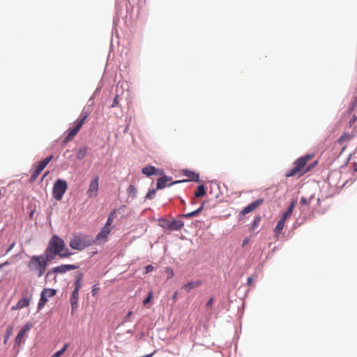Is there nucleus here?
I'll return each instance as SVG.
<instances>
[{
	"label": "nucleus",
	"instance_id": "f257e3e1",
	"mask_svg": "<svg viewBox=\"0 0 357 357\" xmlns=\"http://www.w3.org/2000/svg\"><path fill=\"white\" fill-rule=\"evenodd\" d=\"M44 255L46 256V260L52 261L56 255L60 258H67L72 255V252L66 247L64 241L62 238L56 235H54L49 241Z\"/></svg>",
	"mask_w": 357,
	"mask_h": 357
},
{
	"label": "nucleus",
	"instance_id": "f03ea898",
	"mask_svg": "<svg viewBox=\"0 0 357 357\" xmlns=\"http://www.w3.org/2000/svg\"><path fill=\"white\" fill-rule=\"evenodd\" d=\"M314 154H307L300 157L294 161V167L286 172L285 176L287 177H301L317 165V160L314 161L310 165H307L309 161L314 158Z\"/></svg>",
	"mask_w": 357,
	"mask_h": 357
},
{
	"label": "nucleus",
	"instance_id": "7ed1b4c3",
	"mask_svg": "<svg viewBox=\"0 0 357 357\" xmlns=\"http://www.w3.org/2000/svg\"><path fill=\"white\" fill-rule=\"evenodd\" d=\"M50 260H46V256L33 255L31 257L27 267L30 272L36 275L38 278H40L45 272L47 264Z\"/></svg>",
	"mask_w": 357,
	"mask_h": 357
},
{
	"label": "nucleus",
	"instance_id": "20e7f679",
	"mask_svg": "<svg viewBox=\"0 0 357 357\" xmlns=\"http://www.w3.org/2000/svg\"><path fill=\"white\" fill-rule=\"evenodd\" d=\"M88 116L89 112L86 111H82L80 115V118L75 121V126L68 130V135L63 141L64 144L68 143L74 138V137L78 133V132L82 128Z\"/></svg>",
	"mask_w": 357,
	"mask_h": 357
},
{
	"label": "nucleus",
	"instance_id": "39448f33",
	"mask_svg": "<svg viewBox=\"0 0 357 357\" xmlns=\"http://www.w3.org/2000/svg\"><path fill=\"white\" fill-rule=\"evenodd\" d=\"M93 244L92 238L86 236L75 235L70 238L69 245L71 248L77 250H82L85 248Z\"/></svg>",
	"mask_w": 357,
	"mask_h": 357
},
{
	"label": "nucleus",
	"instance_id": "423d86ee",
	"mask_svg": "<svg viewBox=\"0 0 357 357\" xmlns=\"http://www.w3.org/2000/svg\"><path fill=\"white\" fill-rule=\"evenodd\" d=\"M68 188L67 182L61 178L57 179L53 186L52 195L54 199L60 201Z\"/></svg>",
	"mask_w": 357,
	"mask_h": 357
},
{
	"label": "nucleus",
	"instance_id": "0eeeda50",
	"mask_svg": "<svg viewBox=\"0 0 357 357\" xmlns=\"http://www.w3.org/2000/svg\"><path fill=\"white\" fill-rule=\"evenodd\" d=\"M32 298V294L29 289L22 292V298L18 301L16 305L12 306L11 310H17L28 307Z\"/></svg>",
	"mask_w": 357,
	"mask_h": 357
},
{
	"label": "nucleus",
	"instance_id": "6e6552de",
	"mask_svg": "<svg viewBox=\"0 0 357 357\" xmlns=\"http://www.w3.org/2000/svg\"><path fill=\"white\" fill-rule=\"evenodd\" d=\"M78 266L74 264H62L50 269L46 274V278L51 276L52 274L65 273L67 271L77 269Z\"/></svg>",
	"mask_w": 357,
	"mask_h": 357
},
{
	"label": "nucleus",
	"instance_id": "1a4fd4ad",
	"mask_svg": "<svg viewBox=\"0 0 357 357\" xmlns=\"http://www.w3.org/2000/svg\"><path fill=\"white\" fill-rule=\"evenodd\" d=\"M99 188V177L96 176L89 183L86 195L89 198L96 197L98 195Z\"/></svg>",
	"mask_w": 357,
	"mask_h": 357
},
{
	"label": "nucleus",
	"instance_id": "9d476101",
	"mask_svg": "<svg viewBox=\"0 0 357 357\" xmlns=\"http://www.w3.org/2000/svg\"><path fill=\"white\" fill-rule=\"evenodd\" d=\"M56 294V290L54 289H45L40 295V298L38 304V309L41 310L47 302L48 297H52Z\"/></svg>",
	"mask_w": 357,
	"mask_h": 357
},
{
	"label": "nucleus",
	"instance_id": "9b49d317",
	"mask_svg": "<svg viewBox=\"0 0 357 357\" xmlns=\"http://www.w3.org/2000/svg\"><path fill=\"white\" fill-rule=\"evenodd\" d=\"M31 325L29 323L26 324L17 333L15 339V347H20L23 342L26 333L31 329Z\"/></svg>",
	"mask_w": 357,
	"mask_h": 357
},
{
	"label": "nucleus",
	"instance_id": "f8f14e48",
	"mask_svg": "<svg viewBox=\"0 0 357 357\" xmlns=\"http://www.w3.org/2000/svg\"><path fill=\"white\" fill-rule=\"evenodd\" d=\"M112 229L103 227L100 231L96 236L94 239H92L93 244H100L105 243L108 238L109 234L111 233Z\"/></svg>",
	"mask_w": 357,
	"mask_h": 357
},
{
	"label": "nucleus",
	"instance_id": "ddd939ff",
	"mask_svg": "<svg viewBox=\"0 0 357 357\" xmlns=\"http://www.w3.org/2000/svg\"><path fill=\"white\" fill-rule=\"evenodd\" d=\"M264 202L263 199H258L256 201L252 202L246 207H245L240 213L241 216H244L246 214L255 211L258 206H259Z\"/></svg>",
	"mask_w": 357,
	"mask_h": 357
},
{
	"label": "nucleus",
	"instance_id": "4468645a",
	"mask_svg": "<svg viewBox=\"0 0 357 357\" xmlns=\"http://www.w3.org/2000/svg\"><path fill=\"white\" fill-rule=\"evenodd\" d=\"M183 225L184 224L181 220H173L167 222L166 225H162V227L169 230L178 231L181 229Z\"/></svg>",
	"mask_w": 357,
	"mask_h": 357
},
{
	"label": "nucleus",
	"instance_id": "2eb2a0df",
	"mask_svg": "<svg viewBox=\"0 0 357 357\" xmlns=\"http://www.w3.org/2000/svg\"><path fill=\"white\" fill-rule=\"evenodd\" d=\"M79 291L74 289L70 296V301L71 304L72 312L77 310L78 307Z\"/></svg>",
	"mask_w": 357,
	"mask_h": 357
},
{
	"label": "nucleus",
	"instance_id": "dca6fc26",
	"mask_svg": "<svg viewBox=\"0 0 357 357\" xmlns=\"http://www.w3.org/2000/svg\"><path fill=\"white\" fill-rule=\"evenodd\" d=\"M54 156L52 155L47 157L44 160L36 163L34 165L35 169L38 171L42 172V171L45 168V167L49 164V162L53 159Z\"/></svg>",
	"mask_w": 357,
	"mask_h": 357
},
{
	"label": "nucleus",
	"instance_id": "f3484780",
	"mask_svg": "<svg viewBox=\"0 0 357 357\" xmlns=\"http://www.w3.org/2000/svg\"><path fill=\"white\" fill-rule=\"evenodd\" d=\"M202 284V281L199 280L189 282L182 287V289H183L185 292L188 293L192 289H196L199 287Z\"/></svg>",
	"mask_w": 357,
	"mask_h": 357
},
{
	"label": "nucleus",
	"instance_id": "a211bd4d",
	"mask_svg": "<svg viewBox=\"0 0 357 357\" xmlns=\"http://www.w3.org/2000/svg\"><path fill=\"white\" fill-rule=\"evenodd\" d=\"M170 181L171 178L166 176L159 178L157 181V189H162L165 188L166 183Z\"/></svg>",
	"mask_w": 357,
	"mask_h": 357
},
{
	"label": "nucleus",
	"instance_id": "6ab92c4d",
	"mask_svg": "<svg viewBox=\"0 0 357 357\" xmlns=\"http://www.w3.org/2000/svg\"><path fill=\"white\" fill-rule=\"evenodd\" d=\"M296 202V201H294L290 204L287 211L283 214V215L282 217V218L283 220H287L288 218H289L291 216L293 210L295 207Z\"/></svg>",
	"mask_w": 357,
	"mask_h": 357
},
{
	"label": "nucleus",
	"instance_id": "aec40b11",
	"mask_svg": "<svg viewBox=\"0 0 357 357\" xmlns=\"http://www.w3.org/2000/svg\"><path fill=\"white\" fill-rule=\"evenodd\" d=\"M285 220H283L282 218H281L277 223L276 226H275V228L274 229L275 231V233L277 236H279L282 231L284 229V225H285Z\"/></svg>",
	"mask_w": 357,
	"mask_h": 357
},
{
	"label": "nucleus",
	"instance_id": "412c9836",
	"mask_svg": "<svg viewBox=\"0 0 357 357\" xmlns=\"http://www.w3.org/2000/svg\"><path fill=\"white\" fill-rule=\"evenodd\" d=\"M155 172H156L155 167L153 166H151V165L144 167L142 170V172L144 174L146 175L147 176H150L155 174Z\"/></svg>",
	"mask_w": 357,
	"mask_h": 357
},
{
	"label": "nucleus",
	"instance_id": "4be33fe9",
	"mask_svg": "<svg viewBox=\"0 0 357 357\" xmlns=\"http://www.w3.org/2000/svg\"><path fill=\"white\" fill-rule=\"evenodd\" d=\"M206 195V189L204 185H200L197 187V190L195 192V197L196 198L202 197Z\"/></svg>",
	"mask_w": 357,
	"mask_h": 357
},
{
	"label": "nucleus",
	"instance_id": "5701e85b",
	"mask_svg": "<svg viewBox=\"0 0 357 357\" xmlns=\"http://www.w3.org/2000/svg\"><path fill=\"white\" fill-rule=\"evenodd\" d=\"M13 331V326H8L6 328L5 335H4V340H3V344H6L9 338L12 335Z\"/></svg>",
	"mask_w": 357,
	"mask_h": 357
},
{
	"label": "nucleus",
	"instance_id": "b1692460",
	"mask_svg": "<svg viewBox=\"0 0 357 357\" xmlns=\"http://www.w3.org/2000/svg\"><path fill=\"white\" fill-rule=\"evenodd\" d=\"M83 275L82 273H79L77 277L75 278V288L74 289H77V291H79L82 287V280Z\"/></svg>",
	"mask_w": 357,
	"mask_h": 357
},
{
	"label": "nucleus",
	"instance_id": "393cba45",
	"mask_svg": "<svg viewBox=\"0 0 357 357\" xmlns=\"http://www.w3.org/2000/svg\"><path fill=\"white\" fill-rule=\"evenodd\" d=\"M185 176L190 178V180L192 181H199V174L196 172L187 171Z\"/></svg>",
	"mask_w": 357,
	"mask_h": 357
},
{
	"label": "nucleus",
	"instance_id": "a878e982",
	"mask_svg": "<svg viewBox=\"0 0 357 357\" xmlns=\"http://www.w3.org/2000/svg\"><path fill=\"white\" fill-rule=\"evenodd\" d=\"M127 191L129 197L132 198H135L137 197V190L135 185H130L128 188Z\"/></svg>",
	"mask_w": 357,
	"mask_h": 357
},
{
	"label": "nucleus",
	"instance_id": "bb28decb",
	"mask_svg": "<svg viewBox=\"0 0 357 357\" xmlns=\"http://www.w3.org/2000/svg\"><path fill=\"white\" fill-rule=\"evenodd\" d=\"M203 205H202L199 208L195 211H193L190 213L183 215V217L185 218H189L191 217L197 216L203 209Z\"/></svg>",
	"mask_w": 357,
	"mask_h": 357
},
{
	"label": "nucleus",
	"instance_id": "cd10ccee",
	"mask_svg": "<svg viewBox=\"0 0 357 357\" xmlns=\"http://www.w3.org/2000/svg\"><path fill=\"white\" fill-rule=\"evenodd\" d=\"M87 153V148L82 147L77 152V158L79 160H82L84 158Z\"/></svg>",
	"mask_w": 357,
	"mask_h": 357
},
{
	"label": "nucleus",
	"instance_id": "c85d7f7f",
	"mask_svg": "<svg viewBox=\"0 0 357 357\" xmlns=\"http://www.w3.org/2000/svg\"><path fill=\"white\" fill-rule=\"evenodd\" d=\"M69 347V344L68 343H66L63 347L61 348V349H60L59 351H57L56 353H54L51 357H60L62 354H63L65 353V351L67 350V349Z\"/></svg>",
	"mask_w": 357,
	"mask_h": 357
},
{
	"label": "nucleus",
	"instance_id": "c756f323",
	"mask_svg": "<svg viewBox=\"0 0 357 357\" xmlns=\"http://www.w3.org/2000/svg\"><path fill=\"white\" fill-rule=\"evenodd\" d=\"M114 219V212L111 213L109 215L107 222H106L105 225H104V227L112 229L111 225L112 224Z\"/></svg>",
	"mask_w": 357,
	"mask_h": 357
},
{
	"label": "nucleus",
	"instance_id": "7c9ffc66",
	"mask_svg": "<svg viewBox=\"0 0 357 357\" xmlns=\"http://www.w3.org/2000/svg\"><path fill=\"white\" fill-rule=\"evenodd\" d=\"M352 137L349 133H344L338 139V143L342 144L345 141H349Z\"/></svg>",
	"mask_w": 357,
	"mask_h": 357
},
{
	"label": "nucleus",
	"instance_id": "2f4dec72",
	"mask_svg": "<svg viewBox=\"0 0 357 357\" xmlns=\"http://www.w3.org/2000/svg\"><path fill=\"white\" fill-rule=\"evenodd\" d=\"M40 172L38 171L36 169H34V171L32 172L31 177H30V182L33 183L34 182L38 176L40 174Z\"/></svg>",
	"mask_w": 357,
	"mask_h": 357
},
{
	"label": "nucleus",
	"instance_id": "473e14b6",
	"mask_svg": "<svg viewBox=\"0 0 357 357\" xmlns=\"http://www.w3.org/2000/svg\"><path fill=\"white\" fill-rule=\"evenodd\" d=\"M312 198L313 196H311L309 200H307L305 197H302L300 203L302 206H309Z\"/></svg>",
	"mask_w": 357,
	"mask_h": 357
},
{
	"label": "nucleus",
	"instance_id": "72a5a7b5",
	"mask_svg": "<svg viewBox=\"0 0 357 357\" xmlns=\"http://www.w3.org/2000/svg\"><path fill=\"white\" fill-rule=\"evenodd\" d=\"M155 192L156 189L149 190L146 195V198L148 199H152L154 197Z\"/></svg>",
	"mask_w": 357,
	"mask_h": 357
},
{
	"label": "nucleus",
	"instance_id": "f704fd0d",
	"mask_svg": "<svg viewBox=\"0 0 357 357\" xmlns=\"http://www.w3.org/2000/svg\"><path fill=\"white\" fill-rule=\"evenodd\" d=\"M153 298V293L152 291H150L147 296V297L143 301V305H146L148 304L151 300Z\"/></svg>",
	"mask_w": 357,
	"mask_h": 357
},
{
	"label": "nucleus",
	"instance_id": "c9c22d12",
	"mask_svg": "<svg viewBox=\"0 0 357 357\" xmlns=\"http://www.w3.org/2000/svg\"><path fill=\"white\" fill-rule=\"evenodd\" d=\"M165 273H167L168 278H172L174 276V271L171 268H166Z\"/></svg>",
	"mask_w": 357,
	"mask_h": 357
},
{
	"label": "nucleus",
	"instance_id": "e433bc0d",
	"mask_svg": "<svg viewBox=\"0 0 357 357\" xmlns=\"http://www.w3.org/2000/svg\"><path fill=\"white\" fill-rule=\"evenodd\" d=\"M119 96L116 95L113 100V102L112 104V107H116L119 105Z\"/></svg>",
	"mask_w": 357,
	"mask_h": 357
},
{
	"label": "nucleus",
	"instance_id": "4c0bfd02",
	"mask_svg": "<svg viewBox=\"0 0 357 357\" xmlns=\"http://www.w3.org/2000/svg\"><path fill=\"white\" fill-rule=\"evenodd\" d=\"M99 290H100V288L97 285H93L92 287V295L93 296H97Z\"/></svg>",
	"mask_w": 357,
	"mask_h": 357
},
{
	"label": "nucleus",
	"instance_id": "58836bf2",
	"mask_svg": "<svg viewBox=\"0 0 357 357\" xmlns=\"http://www.w3.org/2000/svg\"><path fill=\"white\" fill-rule=\"evenodd\" d=\"M15 244H16V243H15V241H13V242L10 244V245L8 246V248L6 249L5 254L6 255V254L9 253V252L12 250V249L15 246Z\"/></svg>",
	"mask_w": 357,
	"mask_h": 357
},
{
	"label": "nucleus",
	"instance_id": "ea45409f",
	"mask_svg": "<svg viewBox=\"0 0 357 357\" xmlns=\"http://www.w3.org/2000/svg\"><path fill=\"white\" fill-rule=\"evenodd\" d=\"M153 266L152 265H148L145 268V273H149L153 270Z\"/></svg>",
	"mask_w": 357,
	"mask_h": 357
},
{
	"label": "nucleus",
	"instance_id": "a19ab883",
	"mask_svg": "<svg viewBox=\"0 0 357 357\" xmlns=\"http://www.w3.org/2000/svg\"><path fill=\"white\" fill-rule=\"evenodd\" d=\"M260 220H261V218L259 216L255 217L252 226L253 227L257 226L259 224V222H260Z\"/></svg>",
	"mask_w": 357,
	"mask_h": 357
},
{
	"label": "nucleus",
	"instance_id": "79ce46f5",
	"mask_svg": "<svg viewBox=\"0 0 357 357\" xmlns=\"http://www.w3.org/2000/svg\"><path fill=\"white\" fill-rule=\"evenodd\" d=\"M213 298H211L209 299V301L207 302L206 303V307H212V305H213Z\"/></svg>",
	"mask_w": 357,
	"mask_h": 357
},
{
	"label": "nucleus",
	"instance_id": "37998d69",
	"mask_svg": "<svg viewBox=\"0 0 357 357\" xmlns=\"http://www.w3.org/2000/svg\"><path fill=\"white\" fill-rule=\"evenodd\" d=\"M9 264H10V262H9V261H6V262H4V263H3V264H0V269H1L3 266H8V265H9Z\"/></svg>",
	"mask_w": 357,
	"mask_h": 357
},
{
	"label": "nucleus",
	"instance_id": "c03bdc74",
	"mask_svg": "<svg viewBox=\"0 0 357 357\" xmlns=\"http://www.w3.org/2000/svg\"><path fill=\"white\" fill-rule=\"evenodd\" d=\"M187 181H188V180L176 181L172 182L170 185H174V184H176V183H182V182H187Z\"/></svg>",
	"mask_w": 357,
	"mask_h": 357
},
{
	"label": "nucleus",
	"instance_id": "a18cd8bd",
	"mask_svg": "<svg viewBox=\"0 0 357 357\" xmlns=\"http://www.w3.org/2000/svg\"><path fill=\"white\" fill-rule=\"evenodd\" d=\"M172 299L174 300V301H176V299H177V292H174V294H173L172 296Z\"/></svg>",
	"mask_w": 357,
	"mask_h": 357
},
{
	"label": "nucleus",
	"instance_id": "49530a36",
	"mask_svg": "<svg viewBox=\"0 0 357 357\" xmlns=\"http://www.w3.org/2000/svg\"><path fill=\"white\" fill-rule=\"evenodd\" d=\"M252 278L251 277L248 279V284L250 285L252 283Z\"/></svg>",
	"mask_w": 357,
	"mask_h": 357
},
{
	"label": "nucleus",
	"instance_id": "de8ad7c7",
	"mask_svg": "<svg viewBox=\"0 0 357 357\" xmlns=\"http://www.w3.org/2000/svg\"><path fill=\"white\" fill-rule=\"evenodd\" d=\"M132 312L131 311H129L126 317H129L132 315Z\"/></svg>",
	"mask_w": 357,
	"mask_h": 357
},
{
	"label": "nucleus",
	"instance_id": "09e8293b",
	"mask_svg": "<svg viewBox=\"0 0 357 357\" xmlns=\"http://www.w3.org/2000/svg\"><path fill=\"white\" fill-rule=\"evenodd\" d=\"M48 174H49V172H45V173L43 174L42 179H43V178H45V177Z\"/></svg>",
	"mask_w": 357,
	"mask_h": 357
},
{
	"label": "nucleus",
	"instance_id": "8fccbe9b",
	"mask_svg": "<svg viewBox=\"0 0 357 357\" xmlns=\"http://www.w3.org/2000/svg\"><path fill=\"white\" fill-rule=\"evenodd\" d=\"M163 224H161L160 225H166V222H168L167 220H162Z\"/></svg>",
	"mask_w": 357,
	"mask_h": 357
}]
</instances>
